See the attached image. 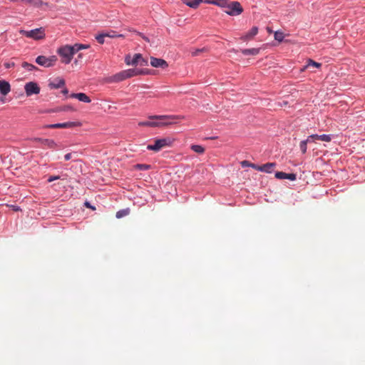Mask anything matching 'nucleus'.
Segmentation results:
<instances>
[{
	"label": "nucleus",
	"mask_w": 365,
	"mask_h": 365,
	"mask_svg": "<svg viewBox=\"0 0 365 365\" xmlns=\"http://www.w3.org/2000/svg\"><path fill=\"white\" fill-rule=\"evenodd\" d=\"M286 173L282 171H277L274 173V177L278 180H285Z\"/></svg>",
	"instance_id": "c9c22d12"
},
{
	"label": "nucleus",
	"mask_w": 365,
	"mask_h": 365,
	"mask_svg": "<svg viewBox=\"0 0 365 365\" xmlns=\"http://www.w3.org/2000/svg\"><path fill=\"white\" fill-rule=\"evenodd\" d=\"M11 91V85L9 81L0 80V93L5 96Z\"/></svg>",
	"instance_id": "2eb2a0df"
},
{
	"label": "nucleus",
	"mask_w": 365,
	"mask_h": 365,
	"mask_svg": "<svg viewBox=\"0 0 365 365\" xmlns=\"http://www.w3.org/2000/svg\"><path fill=\"white\" fill-rule=\"evenodd\" d=\"M285 180H289L290 181H295L297 180V174L294 173H287L285 176Z\"/></svg>",
	"instance_id": "e433bc0d"
},
{
	"label": "nucleus",
	"mask_w": 365,
	"mask_h": 365,
	"mask_svg": "<svg viewBox=\"0 0 365 365\" xmlns=\"http://www.w3.org/2000/svg\"><path fill=\"white\" fill-rule=\"evenodd\" d=\"M65 80L62 78H57L54 81H49L48 86L51 89H57L65 86Z\"/></svg>",
	"instance_id": "dca6fc26"
},
{
	"label": "nucleus",
	"mask_w": 365,
	"mask_h": 365,
	"mask_svg": "<svg viewBox=\"0 0 365 365\" xmlns=\"http://www.w3.org/2000/svg\"><path fill=\"white\" fill-rule=\"evenodd\" d=\"M241 166L242 168H251L252 163L248 160H242L240 162Z\"/></svg>",
	"instance_id": "79ce46f5"
},
{
	"label": "nucleus",
	"mask_w": 365,
	"mask_h": 365,
	"mask_svg": "<svg viewBox=\"0 0 365 365\" xmlns=\"http://www.w3.org/2000/svg\"><path fill=\"white\" fill-rule=\"evenodd\" d=\"M71 46L75 54L83 49H87L91 47L90 44H84V43H74L73 45H71Z\"/></svg>",
	"instance_id": "4be33fe9"
},
{
	"label": "nucleus",
	"mask_w": 365,
	"mask_h": 365,
	"mask_svg": "<svg viewBox=\"0 0 365 365\" xmlns=\"http://www.w3.org/2000/svg\"><path fill=\"white\" fill-rule=\"evenodd\" d=\"M231 51H232V52H234V53H237V51L236 49H235V48H232V49L231 50Z\"/></svg>",
	"instance_id": "603ef678"
},
{
	"label": "nucleus",
	"mask_w": 365,
	"mask_h": 365,
	"mask_svg": "<svg viewBox=\"0 0 365 365\" xmlns=\"http://www.w3.org/2000/svg\"><path fill=\"white\" fill-rule=\"evenodd\" d=\"M210 138V139H215V138H217V137H216V136H213V137H210V138Z\"/></svg>",
	"instance_id": "864d4df0"
},
{
	"label": "nucleus",
	"mask_w": 365,
	"mask_h": 365,
	"mask_svg": "<svg viewBox=\"0 0 365 365\" xmlns=\"http://www.w3.org/2000/svg\"><path fill=\"white\" fill-rule=\"evenodd\" d=\"M260 51L259 48H243L241 49V52L245 56H256Z\"/></svg>",
	"instance_id": "aec40b11"
},
{
	"label": "nucleus",
	"mask_w": 365,
	"mask_h": 365,
	"mask_svg": "<svg viewBox=\"0 0 365 365\" xmlns=\"http://www.w3.org/2000/svg\"><path fill=\"white\" fill-rule=\"evenodd\" d=\"M56 61L57 57L54 55L50 56L48 57L45 56H38L35 59V62L38 65L45 68H50L53 66Z\"/></svg>",
	"instance_id": "0eeeda50"
},
{
	"label": "nucleus",
	"mask_w": 365,
	"mask_h": 365,
	"mask_svg": "<svg viewBox=\"0 0 365 365\" xmlns=\"http://www.w3.org/2000/svg\"><path fill=\"white\" fill-rule=\"evenodd\" d=\"M83 205L86 207L89 208L91 210H96V206L92 205L89 201H85Z\"/></svg>",
	"instance_id": "ea45409f"
},
{
	"label": "nucleus",
	"mask_w": 365,
	"mask_h": 365,
	"mask_svg": "<svg viewBox=\"0 0 365 365\" xmlns=\"http://www.w3.org/2000/svg\"><path fill=\"white\" fill-rule=\"evenodd\" d=\"M61 93L63 94L64 96H67L68 94V89L66 87H64L62 90H61Z\"/></svg>",
	"instance_id": "09e8293b"
},
{
	"label": "nucleus",
	"mask_w": 365,
	"mask_h": 365,
	"mask_svg": "<svg viewBox=\"0 0 365 365\" xmlns=\"http://www.w3.org/2000/svg\"><path fill=\"white\" fill-rule=\"evenodd\" d=\"M150 63L154 68H160L164 69L168 67V63L165 60L153 56L150 57Z\"/></svg>",
	"instance_id": "ddd939ff"
},
{
	"label": "nucleus",
	"mask_w": 365,
	"mask_h": 365,
	"mask_svg": "<svg viewBox=\"0 0 365 365\" xmlns=\"http://www.w3.org/2000/svg\"><path fill=\"white\" fill-rule=\"evenodd\" d=\"M21 1L25 2L36 8H40L43 4H45L41 0H21Z\"/></svg>",
	"instance_id": "b1692460"
},
{
	"label": "nucleus",
	"mask_w": 365,
	"mask_h": 365,
	"mask_svg": "<svg viewBox=\"0 0 365 365\" xmlns=\"http://www.w3.org/2000/svg\"><path fill=\"white\" fill-rule=\"evenodd\" d=\"M203 3L218 6L221 8L226 6L227 0H203Z\"/></svg>",
	"instance_id": "412c9836"
},
{
	"label": "nucleus",
	"mask_w": 365,
	"mask_h": 365,
	"mask_svg": "<svg viewBox=\"0 0 365 365\" xmlns=\"http://www.w3.org/2000/svg\"><path fill=\"white\" fill-rule=\"evenodd\" d=\"M310 66L315 67V68H320L322 66V64L320 63L316 62L314 60L309 58L308 60L307 67Z\"/></svg>",
	"instance_id": "f704fd0d"
},
{
	"label": "nucleus",
	"mask_w": 365,
	"mask_h": 365,
	"mask_svg": "<svg viewBox=\"0 0 365 365\" xmlns=\"http://www.w3.org/2000/svg\"><path fill=\"white\" fill-rule=\"evenodd\" d=\"M276 166L275 163H267L260 165V172L272 173L273 168Z\"/></svg>",
	"instance_id": "a211bd4d"
},
{
	"label": "nucleus",
	"mask_w": 365,
	"mask_h": 365,
	"mask_svg": "<svg viewBox=\"0 0 365 365\" xmlns=\"http://www.w3.org/2000/svg\"><path fill=\"white\" fill-rule=\"evenodd\" d=\"M81 123L78 121H68L65 123H56L53 124H46L43 128H72L80 126Z\"/></svg>",
	"instance_id": "6e6552de"
},
{
	"label": "nucleus",
	"mask_w": 365,
	"mask_h": 365,
	"mask_svg": "<svg viewBox=\"0 0 365 365\" xmlns=\"http://www.w3.org/2000/svg\"><path fill=\"white\" fill-rule=\"evenodd\" d=\"M59 112H61L59 106L56 107L54 108L47 109L44 111L45 113H59Z\"/></svg>",
	"instance_id": "58836bf2"
},
{
	"label": "nucleus",
	"mask_w": 365,
	"mask_h": 365,
	"mask_svg": "<svg viewBox=\"0 0 365 365\" xmlns=\"http://www.w3.org/2000/svg\"><path fill=\"white\" fill-rule=\"evenodd\" d=\"M31 140L34 142L40 143L41 145H46L47 148L51 149H54L58 146L57 143L53 139L36 137Z\"/></svg>",
	"instance_id": "f8f14e48"
},
{
	"label": "nucleus",
	"mask_w": 365,
	"mask_h": 365,
	"mask_svg": "<svg viewBox=\"0 0 365 365\" xmlns=\"http://www.w3.org/2000/svg\"><path fill=\"white\" fill-rule=\"evenodd\" d=\"M182 1L192 9H197L201 3H203V0H182Z\"/></svg>",
	"instance_id": "6ab92c4d"
},
{
	"label": "nucleus",
	"mask_w": 365,
	"mask_h": 365,
	"mask_svg": "<svg viewBox=\"0 0 365 365\" xmlns=\"http://www.w3.org/2000/svg\"><path fill=\"white\" fill-rule=\"evenodd\" d=\"M57 53L62 58V63L68 64L75 55L71 45H64L57 49Z\"/></svg>",
	"instance_id": "7ed1b4c3"
},
{
	"label": "nucleus",
	"mask_w": 365,
	"mask_h": 365,
	"mask_svg": "<svg viewBox=\"0 0 365 365\" xmlns=\"http://www.w3.org/2000/svg\"><path fill=\"white\" fill-rule=\"evenodd\" d=\"M9 207L15 212L21 211V208L20 206L17 205H9Z\"/></svg>",
	"instance_id": "37998d69"
},
{
	"label": "nucleus",
	"mask_w": 365,
	"mask_h": 365,
	"mask_svg": "<svg viewBox=\"0 0 365 365\" xmlns=\"http://www.w3.org/2000/svg\"><path fill=\"white\" fill-rule=\"evenodd\" d=\"M143 38L144 40H145L146 41H149V38H148V37L145 36H143Z\"/></svg>",
	"instance_id": "3c124183"
},
{
	"label": "nucleus",
	"mask_w": 365,
	"mask_h": 365,
	"mask_svg": "<svg viewBox=\"0 0 365 365\" xmlns=\"http://www.w3.org/2000/svg\"><path fill=\"white\" fill-rule=\"evenodd\" d=\"M173 142L174 139L170 137L157 138L155 139L153 144H149L147 145V149L148 150L158 152L164 147L171 146Z\"/></svg>",
	"instance_id": "f03ea898"
},
{
	"label": "nucleus",
	"mask_w": 365,
	"mask_h": 365,
	"mask_svg": "<svg viewBox=\"0 0 365 365\" xmlns=\"http://www.w3.org/2000/svg\"><path fill=\"white\" fill-rule=\"evenodd\" d=\"M258 30L259 29L257 26H252L250 30H249L246 34L242 36L241 39H242L243 41L250 40L257 34Z\"/></svg>",
	"instance_id": "f3484780"
},
{
	"label": "nucleus",
	"mask_w": 365,
	"mask_h": 365,
	"mask_svg": "<svg viewBox=\"0 0 365 365\" xmlns=\"http://www.w3.org/2000/svg\"><path fill=\"white\" fill-rule=\"evenodd\" d=\"M150 70L148 68H140V75H150Z\"/></svg>",
	"instance_id": "a18cd8bd"
},
{
	"label": "nucleus",
	"mask_w": 365,
	"mask_h": 365,
	"mask_svg": "<svg viewBox=\"0 0 365 365\" xmlns=\"http://www.w3.org/2000/svg\"><path fill=\"white\" fill-rule=\"evenodd\" d=\"M190 148L198 154H202L205 152V148L200 145H192Z\"/></svg>",
	"instance_id": "c756f323"
},
{
	"label": "nucleus",
	"mask_w": 365,
	"mask_h": 365,
	"mask_svg": "<svg viewBox=\"0 0 365 365\" xmlns=\"http://www.w3.org/2000/svg\"><path fill=\"white\" fill-rule=\"evenodd\" d=\"M21 66L29 71H33L38 70V68L36 66H34L31 63H29L26 61L23 62Z\"/></svg>",
	"instance_id": "cd10ccee"
},
{
	"label": "nucleus",
	"mask_w": 365,
	"mask_h": 365,
	"mask_svg": "<svg viewBox=\"0 0 365 365\" xmlns=\"http://www.w3.org/2000/svg\"><path fill=\"white\" fill-rule=\"evenodd\" d=\"M129 78L136 76H140V68H133L127 69Z\"/></svg>",
	"instance_id": "bb28decb"
},
{
	"label": "nucleus",
	"mask_w": 365,
	"mask_h": 365,
	"mask_svg": "<svg viewBox=\"0 0 365 365\" xmlns=\"http://www.w3.org/2000/svg\"><path fill=\"white\" fill-rule=\"evenodd\" d=\"M83 58V54L81 53H78L77 57L73 61L74 64L77 65L79 63H81Z\"/></svg>",
	"instance_id": "4c0bfd02"
},
{
	"label": "nucleus",
	"mask_w": 365,
	"mask_h": 365,
	"mask_svg": "<svg viewBox=\"0 0 365 365\" xmlns=\"http://www.w3.org/2000/svg\"><path fill=\"white\" fill-rule=\"evenodd\" d=\"M334 137H336L334 134H312L309 135V140H311L312 143H314L316 140H322L325 142L331 141Z\"/></svg>",
	"instance_id": "9b49d317"
},
{
	"label": "nucleus",
	"mask_w": 365,
	"mask_h": 365,
	"mask_svg": "<svg viewBox=\"0 0 365 365\" xmlns=\"http://www.w3.org/2000/svg\"><path fill=\"white\" fill-rule=\"evenodd\" d=\"M59 107H60L61 112H68V111L75 112V111H76V109L71 105H66V106H59Z\"/></svg>",
	"instance_id": "473e14b6"
},
{
	"label": "nucleus",
	"mask_w": 365,
	"mask_h": 365,
	"mask_svg": "<svg viewBox=\"0 0 365 365\" xmlns=\"http://www.w3.org/2000/svg\"><path fill=\"white\" fill-rule=\"evenodd\" d=\"M223 11L229 16H238L242 13L243 9L240 2L233 1L228 2L227 0L226 6L223 7Z\"/></svg>",
	"instance_id": "20e7f679"
},
{
	"label": "nucleus",
	"mask_w": 365,
	"mask_h": 365,
	"mask_svg": "<svg viewBox=\"0 0 365 365\" xmlns=\"http://www.w3.org/2000/svg\"><path fill=\"white\" fill-rule=\"evenodd\" d=\"M21 33L25 35L28 38H31L34 40H40L45 37V29L43 27L36 28L29 31L21 30Z\"/></svg>",
	"instance_id": "423d86ee"
},
{
	"label": "nucleus",
	"mask_w": 365,
	"mask_h": 365,
	"mask_svg": "<svg viewBox=\"0 0 365 365\" xmlns=\"http://www.w3.org/2000/svg\"><path fill=\"white\" fill-rule=\"evenodd\" d=\"M59 179H61V176L60 175H51L47 179V182H53L54 180H59Z\"/></svg>",
	"instance_id": "a19ab883"
},
{
	"label": "nucleus",
	"mask_w": 365,
	"mask_h": 365,
	"mask_svg": "<svg viewBox=\"0 0 365 365\" xmlns=\"http://www.w3.org/2000/svg\"><path fill=\"white\" fill-rule=\"evenodd\" d=\"M4 66L6 68L9 69V68L14 67L15 63L14 62H6V63H4Z\"/></svg>",
	"instance_id": "c03bdc74"
},
{
	"label": "nucleus",
	"mask_w": 365,
	"mask_h": 365,
	"mask_svg": "<svg viewBox=\"0 0 365 365\" xmlns=\"http://www.w3.org/2000/svg\"><path fill=\"white\" fill-rule=\"evenodd\" d=\"M274 40L277 41L278 42H282L284 38V34L282 31L278 30L274 32Z\"/></svg>",
	"instance_id": "7c9ffc66"
},
{
	"label": "nucleus",
	"mask_w": 365,
	"mask_h": 365,
	"mask_svg": "<svg viewBox=\"0 0 365 365\" xmlns=\"http://www.w3.org/2000/svg\"><path fill=\"white\" fill-rule=\"evenodd\" d=\"M153 119V118H151V115H150L148 117V120L140 121L138 123V125L139 126H147V127L155 128V122Z\"/></svg>",
	"instance_id": "5701e85b"
},
{
	"label": "nucleus",
	"mask_w": 365,
	"mask_h": 365,
	"mask_svg": "<svg viewBox=\"0 0 365 365\" xmlns=\"http://www.w3.org/2000/svg\"><path fill=\"white\" fill-rule=\"evenodd\" d=\"M130 211V210L129 207H126V208H124V209L119 210L115 213V217L117 219H120V218H122V217L129 215Z\"/></svg>",
	"instance_id": "393cba45"
},
{
	"label": "nucleus",
	"mask_w": 365,
	"mask_h": 365,
	"mask_svg": "<svg viewBox=\"0 0 365 365\" xmlns=\"http://www.w3.org/2000/svg\"><path fill=\"white\" fill-rule=\"evenodd\" d=\"M312 143V142H311V140H309V136L307 137V139L303 140L300 142L299 148L303 154L307 153V143Z\"/></svg>",
	"instance_id": "a878e982"
},
{
	"label": "nucleus",
	"mask_w": 365,
	"mask_h": 365,
	"mask_svg": "<svg viewBox=\"0 0 365 365\" xmlns=\"http://www.w3.org/2000/svg\"><path fill=\"white\" fill-rule=\"evenodd\" d=\"M151 118L155 120L156 128L175 124L178 120L183 119L184 116L176 115H151Z\"/></svg>",
	"instance_id": "f257e3e1"
},
{
	"label": "nucleus",
	"mask_w": 365,
	"mask_h": 365,
	"mask_svg": "<svg viewBox=\"0 0 365 365\" xmlns=\"http://www.w3.org/2000/svg\"><path fill=\"white\" fill-rule=\"evenodd\" d=\"M71 156H72V153H68L64 155L65 160L68 161V160H71Z\"/></svg>",
	"instance_id": "de8ad7c7"
},
{
	"label": "nucleus",
	"mask_w": 365,
	"mask_h": 365,
	"mask_svg": "<svg viewBox=\"0 0 365 365\" xmlns=\"http://www.w3.org/2000/svg\"><path fill=\"white\" fill-rule=\"evenodd\" d=\"M107 34L105 32H101L96 35V40L100 43L103 44L105 43V38L106 37Z\"/></svg>",
	"instance_id": "c85d7f7f"
},
{
	"label": "nucleus",
	"mask_w": 365,
	"mask_h": 365,
	"mask_svg": "<svg viewBox=\"0 0 365 365\" xmlns=\"http://www.w3.org/2000/svg\"><path fill=\"white\" fill-rule=\"evenodd\" d=\"M70 98H76L80 102L90 103L91 102V98L87 96L85 93H72L69 96Z\"/></svg>",
	"instance_id": "4468645a"
},
{
	"label": "nucleus",
	"mask_w": 365,
	"mask_h": 365,
	"mask_svg": "<svg viewBox=\"0 0 365 365\" xmlns=\"http://www.w3.org/2000/svg\"><path fill=\"white\" fill-rule=\"evenodd\" d=\"M135 168L138 170H148L151 168V165L149 164H141L138 163L135 165Z\"/></svg>",
	"instance_id": "2f4dec72"
},
{
	"label": "nucleus",
	"mask_w": 365,
	"mask_h": 365,
	"mask_svg": "<svg viewBox=\"0 0 365 365\" xmlns=\"http://www.w3.org/2000/svg\"><path fill=\"white\" fill-rule=\"evenodd\" d=\"M24 90L26 96L37 95L40 93L41 88L38 83L35 81H29L24 86Z\"/></svg>",
	"instance_id": "1a4fd4ad"
},
{
	"label": "nucleus",
	"mask_w": 365,
	"mask_h": 365,
	"mask_svg": "<svg viewBox=\"0 0 365 365\" xmlns=\"http://www.w3.org/2000/svg\"><path fill=\"white\" fill-rule=\"evenodd\" d=\"M107 34L106 37L109 38H117V37H123V34H118L115 31L110 30V31L105 32Z\"/></svg>",
	"instance_id": "72a5a7b5"
},
{
	"label": "nucleus",
	"mask_w": 365,
	"mask_h": 365,
	"mask_svg": "<svg viewBox=\"0 0 365 365\" xmlns=\"http://www.w3.org/2000/svg\"><path fill=\"white\" fill-rule=\"evenodd\" d=\"M129 78L128 73L126 70L121 71L107 78L108 83H118Z\"/></svg>",
	"instance_id": "9d476101"
},
{
	"label": "nucleus",
	"mask_w": 365,
	"mask_h": 365,
	"mask_svg": "<svg viewBox=\"0 0 365 365\" xmlns=\"http://www.w3.org/2000/svg\"><path fill=\"white\" fill-rule=\"evenodd\" d=\"M125 63L128 66H136L139 64L140 66H143L148 65V60L144 58L141 53H135L132 58L129 54L126 55L125 57Z\"/></svg>",
	"instance_id": "39448f33"
},
{
	"label": "nucleus",
	"mask_w": 365,
	"mask_h": 365,
	"mask_svg": "<svg viewBox=\"0 0 365 365\" xmlns=\"http://www.w3.org/2000/svg\"><path fill=\"white\" fill-rule=\"evenodd\" d=\"M0 101H1L2 103L5 102V98H4V96L0 97Z\"/></svg>",
	"instance_id": "8fccbe9b"
},
{
	"label": "nucleus",
	"mask_w": 365,
	"mask_h": 365,
	"mask_svg": "<svg viewBox=\"0 0 365 365\" xmlns=\"http://www.w3.org/2000/svg\"><path fill=\"white\" fill-rule=\"evenodd\" d=\"M251 168L257 171H260V165L257 164L252 163Z\"/></svg>",
	"instance_id": "49530a36"
}]
</instances>
